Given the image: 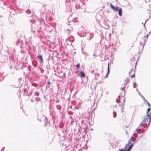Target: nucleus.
Instances as JSON below:
<instances>
[{"instance_id": "nucleus-59", "label": "nucleus", "mask_w": 151, "mask_h": 151, "mask_svg": "<svg viewBox=\"0 0 151 151\" xmlns=\"http://www.w3.org/2000/svg\"><path fill=\"white\" fill-rule=\"evenodd\" d=\"M147 39H145L144 40V42H145V43H146L147 42Z\"/></svg>"}, {"instance_id": "nucleus-25", "label": "nucleus", "mask_w": 151, "mask_h": 151, "mask_svg": "<svg viewBox=\"0 0 151 151\" xmlns=\"http://www.w3.org/2000/svg\"><path fill=\"white\" fill-rule=\"evenodd\" d=\"M46 68L47 70H48V69H50V64L48 62V64L46 66Z\"/></svg>"}, {"instance_id": "nucleus-52", "label": "nucleus", "mask_w": 151, "mask_h": 151, "mask_svg": "<svg viewBox=\"0 0 151 151\" xmlns=\"http://www.w3.org/2000/svg\"><path fill=\"white\" fill-rule=\"evenodd\" d=\"M40 70H41V72L42 73H43L44 71V70L43 69H42L41 68H40Z\"/></svg>"}, {"instance_id": "nucleus-32", "label": "nucleus", "mask_w": 151, "mask_h": 151, "mask_svg": "<svg viewBox=\"0 0 151 151\" xmlns=\"http://www.w3.org/2000/svg\"><path fill=\"white\" fill-rule=\"evenodd\" d=\"M35 99L37 101H39L40 100V99L39 97H37L35 98Z\"/></svg>"}, {"instance_id": "nucleus-15", "label": "nucleus", "mask_w": 151, "mask_h": 151, "mask_svg": "<svg viewBox=\"0 0 151 151\" xmlns=\"http://www.w3.org/2000/svg\"><path fill=\"white\" fill-rule=\"evenodd\" d=\"M127 147H126L125 148V146L124 148H122L121 149H119L117 151H130V150L127 149Z\"/></svg>"}, {"instance_id": "nucleus-33", "label": "nucleus", "mask_w": 151, "mask_h": 151, "mask_svg": "<svg viewBox=\"0 0 151 151\" xmlns=\"http://www.w3.org/2000/svg\"><path fill=\"white\" fill-rule=\"evenodd\" d=\"M67 30L68 31H71L73 30V28L72 27H70L69 28L67 29Z\"/></svg>"}, {"instance_id": "nucleus-24", "label": "nucleus", "mask_w": 151, "mask_h": 151, "mask_svg": "<svg viewBox=\"0 0 151 151\" xmlns=\"http://www.w3.org/2000/svg\"><path fill=\"white\" fill-rule=\"evenodd\" d=\"M121 21L122 22H123L124 23H125L126 24H127V22L125 21V19H124V18H121Z\"/></svg>"}, {"instance_id": "nucleus-17", "label": "nucleus", "mask_w": 151, "mask_h": 151, "mask_svg": "<svg viewBox=\"0 0 151 151\" xmlns=\"http://www.w3.org/2000/svg\"><path fill=\"white\" fill-rule=\"evenodd\" d=\"M134 144V143H131V144L128 147H127V149L130 150H131L132 148L133 147Z\"/></svg>"}, {"instance_id": "nucleus-9", "label": "nucleus", "mask_w": 151, "mask_h": 151, "mask_svg": "<svg viewBox=\"0 0 151 151\" xmlns=\"http://www.w3.org/2000/svg\"><path fill=\"white\" fill-rule=\"evenodd\" d=\"M139 94L141 96V97L142 98V99L144 101L145 103V104H147L149 105H150V103L149 102H148V101L143 96V95H141V94L140 93V92H138Z\"/></svg>"}, {"instance_id": "nucleus-53", "label": "nucleus", "mask_w": 151, "mask_h": 151, "mask_svg": "<svg viewBox=\"0 0 151 151\" xmlns=\"http://www.w3.org/2000/svg\"><path fill=\"white\" fill-rule=\"evenodd\" d=\"M49 19L50 21H52V20H53V18L52 17H49Z\"/></svg>"}, {"instance_id": "nucleus-29", "label": "nucleus", "mask_w": 151, "mask_h": 151, "mask_svg": "<svg viewBox=\"0 0 151 151\" xmlns=\"http://www.w3.org/2000/svg\"><path fill=\"white\" fill-rule=\"evenodd\" d=\"M137 86V84L136 82H134L133 85V87L134 88H136Z\"/></svg>"}, {"instance_id": "nucleus-12", "label": "nucleus", "mask_w": 151, "mask_h": 151, "mask_svg": "<svg viewBox=\"0 0 151 151\" xmlns=\"http://www.w3.org/2000/svg\"><path fill=\"white\" fill-rule=\"evenodd\" d=\"M135 132H137V133H139V132H141L142 133V134L140 136V137H139L138 139V140H139L143 136V132H144V131L142 129H141V131H140L139 130L138 131L137 130V129L136 130H135Z\"/></svg>"}, {"instance_id": "nucleus-28", "label": "nucleus", "mask_w": 151, "mask_h": 151, "mask_svg": "<svg viewBox=\"0 0 151 151\" xmlns=\"http://www.w3.org/2000/svg\"><path fill=\"white\" fill-rule=\"evenodd\" d=\"M26 12L27 14H29L31 13V12L29 9H28L26 10Z\"/></svg>"}, {"instance_id": "nucleus-22", "label": "nucleus", "mask_w": 151, "mask_h": 151, "mask_svg": "<svg viewBox=\"0 0 151 151\" xmlns=\"http://www.w3.org/2000/svg\"><path fill=\"white\" fill-rule=\"evenodd\" d=\"M22 42L21 41H20L19 40H17L16 42V45L17 46H18Z\"/></svg>"}, {"instance_id": "nucleus-43", "label": "nucleus", "mask_w": 151, "mask_h": 151, "mask_svg": "<svg viewBox=\"0 0 151 151\" xmlns=\"http://www.w3.org/2000/svg\"><path fill=\"white\" fill-rule=\"evenodd\" d=\"M91 72L94 74V73H96L94 72V70H91Z\"/></svg>"}, {"instance_id": "nucleus-35", "label": "nucleus", "mask_w": 151, "mask_h": 151, "mask_svg": "<svg viewBox=\"0 0 151 151\" xmlns=\"http://www.w3.org/2000/svg\"><path fill=\"white\" fill-rule=\"evenodd\" d=\"M32 85L34 86V87H37V84L36 83H32Z\"/></svg>"}, {"instance_id": "nucleus-58", "label": "nucleus", "mask_w": 151, "mask_h": 151, "mask_svg": "<svg viewBox=\"0 0 151 151\" xmlns=\"http://www.w3.org/2000/svg\"><path fill=\"white\" fill-rule=\"evenodd\" d=\"M149 35V34H148L147 35H146V39L148 38V36Z\"/></svg>"}, {"instance_id": "nucleus-51", "label": "nucleus", "mask_w": 151, "mask_h": 151, "mask_svg": "<svg viewBox=\"0 0 151 151\" xmlns=\"http://www.w3.org/2000/svg\"><path fill=\"white\" fill-rule=\"evenodd\" d=\"M24 92H27V89H26V88H24Z\"/></svg>"}, {"instance_id": "nucleus-18", "label": "nucleus", "mask_w": 151, "mask_h": 151, "mask_svg": "<svg viewBox=\"0 0 151 151\" xmlns=\"http://www.w3.org/2000/svg\"><path fill=\"white\" fill-rule=\"evenodd\" d=\"M148 106L149 107L147 109V113H146L147 115V114H149V112L150 111V110H151V108L150 107V105H148Z\"/></svg>"}, {"instance_id": "nucleus-3", "label": "nucleus", "mask_w": 151, "mask_h": 151, "mask_svg": "<svg viewBox=\"0 0 151 151\" xmlns=\"http://www.w3.org/2000/svg\"><path fill=\"white\" fill-rule=\"evenodd\" d=\"M136 133L135 132V131H134V134L132 135V136L131 137L129 140L128 143L127 144H126L125 145V148L126 147H127V146L129 145L131 143V141L132 142H134L136 140V138H135L134 139V138L133 139L132 138L133 137V136H136Z\"/></svg>"}, {"instance_id": "nucleus-54", "label": "nucleus", "mask_w": 151, "mask_h": 151, "mask_svg": "<svg viewBox=\"0 0 151 151\" xmlns=\"http://www.w3.org/2000/svg\"><path fill=\"white\" fill-rule=\"evenodd\" d=\"M24 88H26L27 87H28V86H27L26 83H25V84H24Z\"/></svg>"}, {"instance_id": "nucleus-26", "label": "nucleus", "mask_w": 151, "mask_h": 151, "mask_svg": "<svg viewBox=\"0 0 151 151\" xmlns=\"http://www.w3.org/2000/svg\"><path fill=\"white\" fill-rule=\"evenodd\" d=\"M31 66L30 65H28L27 67V70L28 71H29V72H30L31 71Z\"/></svg>"}, {"instance_id": "nucleus-56", "label": "nucleus", "mask_w": 151, "mask_h": 151, "mask_svg": "<svg viewBox=\"0 0 151 151\" xmlns=\"http://www.w3.org/2000/svg\"><path fill=\"white\" fill-rule=\"evenodd\" d=\"M43 98L44 99H45L46 100L47 99V98L45 95H44V96H43Z\"/></svg>"}, {"instance_id": "nucleus-40", "label": "nucleus", "mask_w": 151, "mask_h": 151, "mask_svg": "<svg viewBox=\"0 0 151 151\" xmlns=\"http://www.w3.org/2000/svg\"><path fill=\"white\" fill-rule=\"evenodd\" d=\"M125 89V87H123L122 86V87L121 88V90H122V91H123Z\"/></svg>"}, {"instance_id": "nucleus-34", "label": "nucleus", "mask_w": 151, "mask_h": 151, "mask_svg": "<svg viewBox=\"0 0 151 151\" xmlns=\"http://www.w3.org/2000/svg\"><path fill=\"white\" fill-rule=\"evenodd\" d=\"M76 66L78 69H79L80 67V64L79 63H77Z\"/></svg>"}, {"instance_id": "nucleus-19", "label": "nucleus", "mask_w": 151, "mask_h": 151, "mask_svg": "<svg viewBox=\"0 0 151 151\" xmlns=\"http://www.w3.org/2000/svg\"><path fill=\"white\" fill-rule=\"evenodd\" d=\"M29 21L32 24H34L35 22V19L33 18H31V19L29 20Z\"/></svg>"}, {"instance_id": "nucleus-45", "label": "nucleus", "mask_w": 151, "mask_h": 151, "mask_svg": "<svg viewBox=\"0 0 151 151\" xmlns=\"http://www.w3.org/2000/svg\"><path fill=\"white\" fill-rule=\"evenodd\" d=\"M29 55L31 59H33V55L32 54Z\"/></svg>"}, {"instance_id": "nucleus-55", "label": "nucleus", "mask_w": 151, "mask_h": 151, "mask_svg": "<svg viewBox=\"0 0 151 151\" xmlns=\"http://www.w3.org/2000/svg\"><path fill=\"white\" fill-rule=\"evenodd\" d=\"M12 68V66L11 65V64H10V65L9 66V68L10 69H11Z\"/></svg>"}, {"instance_id": "nucleus-47", "label": "nucleus", "mask_w": 151, "mask_h": 151, "mask_svg": "<svg viewBox=\"0 0 151 151\" xmlns=\"http://www.w3.org/2000/svg\"><path fill=\"white\" fill-rule=\"evenodd\" d=\"M50 85H47L46 86V90H47V89L48 88H50Z\"/></svg>"}, {"instance_id": "nucleus-42", "label": "nucleus", "mask_w": 151, "mask_h": 151, "mask_svg": "<svg viewBox=\"0 0 151 151\" xmlns=\"http://www.w3.org/2000/svg\"><path fill=\"white\" fill-rule=\"evenodd\" d=\"M145 44H146V43H145V42H144L143 44V45H142L143 46L142 47V50L141 51H142V50L143 49V48H144V46L145 45Z\"/></svg>"}, {"instance_id": "nucleus-30", "label": "nucleus", "mask_w": 151, "mask_h": 151, "mask_svg": "<svg viewBox=\"0 0 151 151\" xmlns=\"http://www.w3.org/2000/svg\"><path fill=\"white\" fill-rule=\"evenodd\" d=\"M68 114L69 115H72L73 114V112L71 111H68Z\"/></svg>"}, {"instance_id": "nucleus-50", "label": "nucleus", "mask_w": 151, "mask_h": 151, "mask_svg": "<svg viewBox=\"0 0 151 151\" xmlns=\"http://www.w3.org/2000/svg\"><path fill=\"white\" fill-rule=\"evenodd\" d=\"M84 122V120H81V123L82 124H83Z\"/></svg>"}, {"instance_id": "nucleus-20", "label": "nucleus", "mask_w": 151, "mask_h": 151, "mask_svg": "<svg viewBox=\"0 0 151 151\" xmlns=\"http://www.w3.org/2000/svg\"><path fill=\"white\" fill-rule=\"evenodd\" d=\"M57 109L59 111H60V110L61 109V106L59 105H57L56 106Z\"/></svg>"}, {"instance_id": "nucleus-64", "label": "nucleus", "mask_w": 151, "mask_h": 151, "mask_svg": "<svg viewBox=\"0 0 151 151\" xmlns=\"http://www.w3.org/2000/svg\"><path fill=\"white\" fill-rule=\"evenodd\" d=\"M14 71L12 72L11 73V74L12 75H13L14 74Z\"/></svg>"}, {"instance_id": "nucleus-10", "label": "nucleus", "mask_w": 151, "mask_h": 151, "mask_svg": "<svg viewBox=\"0 0 151 151\" xmlns=\"http://www.w3.org/2000/svg\"><path fill=\"white\" fill-rule=\"evenodd\" d=\"M79 76L81 78H85L86 77V74L83 71H80Z\"/></svg>"}, {"instance_id": "nucleus-21", "label": "nucleus", "mask_w": 151, "mask_h": 151, "mask_svg": "<svg viewBox=\"0 0 151 151\" xmlns=\"http://www.w3.org/2000/svg\"><path fill=\"white\" fill-rule=\"evenodd\" d=\"M45 124L44 125V126H47V123L48 122V119H47V118L46 117H45Z\"/></svg>"}, {"instance_id": "nucleus-4", "label": "nucleus", "mask_w": 151, "mask_h": 151, "mask_svg": "<svg viewBox=\"0 0 151 151\" xmlns=\"http://www.w3.org/2000/svg\"><path fill=\"white\" fill-rule=\"evenodd\" d=\"M147 116L148 118V119H149V121L148 124H147V123H145V124H146V126H145L146 127V129H144V131H146L147 130L148 127L150 125V122L151 121V114H147Z\"/></svg>"}, {"instance_id": "nucleus-14", "label": "nucleus", "mask_w": 151, "mask_h": 151, "mask_svg": "<svg viewBox=\"0 0 151 151\" xmlns=\"http://www.w3.org/2000/svg\"><path fill=\"white\" fill-rule=\"evenodd\" d=\"M32 64L35 67L37 65L38 63L37 60H35L32 61Z\"/></svg>"}, {"instance_id": "nucleus-36", "label": "nucleus", "mask_w": 151, "mask_h": 151, "mask_svg": "<svg viewBox=\"0 0 151 151\" xmlns=\"http://www.w3.org/2000/svg\"><path fill=\"white\" fill-rule=\"evenodd\" d=\"M113 113L114 114V115H113V117L115 118L116 117V112L115 111H113Z\"/></svg>"}, {"instance_id": "nucleus-63", "label": "nucleus", "mask_w": 151, "mask_h": 151, "mask_svg": "<svg viewBox=\"0 0 151 151\" xmlns=\"http://www.w3.org/2000/svg\"><path fill=\"white\" fill-rule=\"evenodd\" d=\"M149 7L150 8V9H151V3H150L149 5Z\"/></svg>"}, {"instance_id": "nucleus-1", "label": "nucleus", "mask_w": 151, "mask_h": 151, "mask_svg": "<svg viewBox=\"0 0 151 151\" xmlns=\"http://www.w3.org/2000/svg\"><path fill=\"white\" fill-rule=\"evenodd\" d=\"M78 3H77L76 5H75V8L72 9V5L73 2L71 1H65V4L66 9L68 12H70L73 13H75L78 9L83 7H86L85 4L83 1H79Z\"/></svg>"}, {"instance_id": "nucleus-7", "label": "nucleus", "mask_w": 151, "mask_h": 151, "mask_svg": "<svg viewBox=\"0 0 151 151\" xmlns=\"http://www.w3.org/2000/svg\"><path fill=\"white\" fill-rule=\"evenodd\" d=\"M87 39L90 40L93 37V34L91 33L87 32Z\"/></svg>"}, {"instance_id": "nucleus-44", "label": "nucleus", "mask_w": 151, "mask_h": 151, "mask_svg": "<svg viewBox=\"0 0 151 151\" xmlns=\"http://www.w3.org/2000/svg\"><path fill=\"white\" fill-rule=\"evenodd\" d=\"M81 50H82V53L84 55H85L86 54V52H83V48H81Z\"/></svg>"}, {"instance_id": "nucleus-16", "label": "nucleus", "mask_w": 151, "mask_h": 151, "mask_svg": "<svg viewBox=\"0 0 151 151\" xmlns=\"http://www.w3.org/2000/svg\"><path fill=\"white\" fill-rule=\"evenodd\" d=\"M118 10L119 15V16L121 17L122 15V9L121 8L119 7Z\"/></svg>"}, {"instance_id": "nucleus-46", "label": "nucleus", "mask_w": 151, "mask_h": 151, "mask_svg": "<svg viewBox=\"0 0 151 151\" xmlns=\"http://www.w3.org/2000/svg\"><path fill=\"white\" fill-rule=\"evenodd\" d=\"M135 77V73H134V74H133L132 75V76H131V78H132L134 77Z\"/></svg>"}, {"instance_id": "nucleus-49", "label": "nucleus", "mask_w": 151, "mask_h": 151, "mask_svg": "<svg viewBox=\"0 0 151 151\" xmlns=\"http://www.w3.org/2000/svg\"><path fill=\"white\" fill-rule=\"evenodd\" d=\"M109 62L108 63V67H107L108 69H109Z\"/></svg>"}, {"instance_id": "nucleus-61", "label": "nucleus", "mask_w": 151, "mask_h": 151, "mask_svg": "<svg viewBox=\"0 0 151 151\" xmlns=\"http://www.w3.org/2000/svg\"><path fill=\"white\" fill-rule=\"evenodd\" d=\"M59 101L58 100H57L55 101V103H57V102H59Z\"/></svg>"}, {"instance_id": "nucleus-11", "label": "nucleus", "mask_w": 151, "mask_h": 151, "mask_svg": "<svg viewBox=\"0 0 151 151\" xmlns=\"http://www.w3.org/2000/svg\"><path fill=\"white\" fill-rule=\"evenodd\" d=\"M125 102V99L124 98L123 100V103L122 104H119V106H123V107H122L121 108V110H122V112H124V111H123V109H124V103Z\"/></svg>"}, {"instance_id": "nucleus-37", "label": "nucleus", "mask_w": 151, "mask_h": 151, "mask_svg": "<svg viewBox=\"0 0 151 151\" xmlns=\"http://www.w3.org/2000/svg\"><path fill=\"white\" fill-rule=\"evenodd\" d=\"M3 74H4V73H3V72H2L1 73L0 72V80L1 79V77L2 76H3Z\"/></svg>"}, {"instance_id": "nucleus-39", "label": "nucleus", "mask_w": 151, "mask_h": 151, "mask_svg": "<svg viewBox=\"0 0 151 151\" xmlns=\"http://www.w3.org/2000/svg\"><path fill=\"white\" fill-rule=\"evenodd\" d=\"M59 127L60 128H62L63 127V124L59 125Z\"/></svg>"}, {"instance_id": "nucleus-41", "label": "nucleus", "mask_w": 151, "mask_h": 151, "mask_svg": "<svg viewBox=\"0 0 151 151\" xmlns=\"http://www.w3.org/2000/svg\"><path fill=\"white\" fill-rule=\"evenodd\" d=\"M94 74L95 75V78H96V75H97V76H98L99 75V74L96 73H94Z\"/></svg>"}, {"instance_id": "nucleus-23", "label": "nucleus", "mask_w": 151, "mask_h": 151, "mask_svg": "<svg viewBox=\"0 0 151 151\" xmlns=\"http://www.w3.org/2000/svg\"><path fill=\"white\" fill-rule=\"evenodd\" d=\"M127 79H128V78H127V79H126L125 80V81H124V84L123 85H122V86H123V87H125V86L126 85L127 83Z\"/></svg>"}, {"instance_id": "nucleus-38", "label": "nucleus", "mask_w": 151, "mask_h": 151, "mask_svg": "<svg viewBox=\"0 0 151 151\" xmlns=\"http://www.w3.org/2000/svg\"><path fill=\"white\" fill-rule=\"evenodd\" d=\"M47 84L49 85H51V83L50 81H47Z\"/></svg>"}, {"instance_id": "nucleus-57", "label": "nucleus", "mask_w": 151, "mask_h": 151, "mask_svg": "<svg viewBox=\"0 0 151 151\" xmlns=\"http://www.w3.org/2000/svg\"><path fill=\"white\" fill-rule=\"evenodd\" d=\"M40 4L41 5V6H42V8H43L44 9H45V8H44V7L43 6V5H44L43 4H42V3H41Z\"/></svg>"}, {"instance_id": "nucleus-2", "label": "nucleus", "mask_w": 151, "mask_h": 151, "mask_svg": "<svg viewBox=\"0 0 151 151\" xmlns=\"http://www.w3.org/2000/svg\"><path fill=\"white\" fill-rule=\"evenodd\" d=\"M148 122V118L147 116H145L143 121L139 125L137 130L138 131L139 130L140 131H141V129L144 130V129H146V127H145L146 126V124L145 123H147V122Z\"/></svg>"}, {"instance_id": "nucleus-62", "label": "nucleus", "mask_w": 151, "mask_h": 151, "mask_svg": "<svg viewBox=\"0 0 151 151\" xmlns=\"http://www.w3.org/2000/svg\"><path fill=\"white\" fill-rule=\"evenodd\" d=\"M4 148H5L4 147V148H2L3 149H1V151H4Z\"/></svg>"}, {"instance_id": "nucleus-8", "label": "nucleus", "mask_w": 151, "mask_h": 151, "mask_svg": "<svg viewBox=\"0 0 151 151\" xmlns=\"http://www.w3.org/2000/svg\"><path fill=\"white\" fill-rule=\"evenodd\" d=\"M110 7L113 10L115 11H117L119 9V7L118 6H115L111 3L110 4Z\"/></svg>"}, {"instance_id": "nucleus-31", "label": "nucleus", "mask_w": 151, "mask_h": 151, "mask_svg": "<svg viewBox=\"0 0 151 151\" xmlns=\"http://www.w3.org/2000/svg\"><path fill=\"white\" fill-rule=\"evenodd\" d=\"M35 95L36 96H38L39 95V93L38 92L36 91L35 92Z\"/></svg>"}, {"instance_id": "nucleus-6", "label": "nucleus", "mask_w": 151, "mask_h": 151, "mask_svg": "<svg viewBox=\"0 0 151 151\" xmlns=\"http://www.w3.org/2000/svg\"><path fill=\"white\" fill-rule=\"evenodd\" d=\"M37 59L39 60V63L40 64L44 63L42 56V55H39L37 57Z\"/></svg>"}, {"instance_id": "nucleus-60", "label": "nucleus", "mask_w": 151, "mask_h": 151, "mask_svg": "<svg viewBox=\"0 0 151 151\" xmlns=\"http://www.w3.org/2000/svg\"><path fill=\"white\" fill-rule=\"evenodd\" d=\"M30 101L33 102H34V100H33V99H31V100H30Z\"/></svg>"}, {"instance_id": "nucleus-48", "label": "nucleus", "mask_w": 151, "mask_h": 151, "mask_svg": "<svg viewBox=\"0 0 151 151\" xmlns=\"http://www.w3.org/2000/svg\"><path fill=\"white\" fill-rule=\"evenodd\" d=\"M32 92H30L28 94V96L31 95L32 94Z\"/></svg>"}, {"instance_id": "nucleus-5", "label": "nucleus", "mask_w": 151, "mask_h": 151, "mask_svg": "<svg viewBox=\"0 0 151 151\" xmlns=\"http://www.w3.org/2000/svg\"><path fill=\"white\" fill-rule=\"evenodd\" d=\"M1 1V4H3L4 6H6L7 7L8 9L10 8V9H11V6L10 4H8V2H7L8 1Z\"/></svg>"}, {"instance_id": "nucleus-27", "label": "nucleus", "mask_w": 151, "mask_h": 151, "mask_svg": "<svg viewBox=\"0 0 151 151\" xmlns=\"http://www.w3.org/2000/svg\"><path fill=\"white\" fill-rule=\"evenodd\" d=\"M109 73H110V69H107V74L105 76V78H106L108 76V75L109 74Z\"/></svg>"}, {"instance_id": "nucleus-13", "label": "nucleus", "mask_w": 151, "mask_h": 151, "mask_svg": "<svg viewBox=\"0 0 151 151\" xmlns=\"http://www.w3.org/2000/svg\"><path fill=\"white\" fill-rule=\"evenodd\" d=\"M77 34L78 35L81 37H85L86 36L87 32H85L84 34H82L81 33L78 32Z\"/></svg>"}]
</instances>
